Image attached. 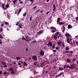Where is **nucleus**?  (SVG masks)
<instances>
[{
  "label": "nucleus",
  "mask_w": 78,
  "mask_h": 78,
  "mask_svg": "<svg viewBox=\"0 0 78 78\" xmlns=\"http://www.w3.org/2000/svg\"><path fill=\"white\" fill-rule=\"evenodd\" d=\"M40 55L41 56H43L44 55V52L43 51H41L40 52Z\"/></svg>",
  "instance_id": "f257e3e1"
},
{
  "label": "nucleus",
  "mask_w": 78,
  "mask_h": 78,
  "mask_svg": "<svg viewBox=\"0 0 78 78\" xmlns=\"http://www.w3.org/2000/svg\"><path fill=\"white\" fill-rule=\"evenodd\" d=\"M32 59H34V60H37V57L35 55H34L32 57Z\"/></svg>",
  "instance_id": "f03ea898"
},
{
  "label": "nucleus",
  "mask_w": 78,
  "mask_h": 78,
  "mask_svg": "<svg viewBox=\"0 0 78 78\" xmlns=\"http://www.w3.org/2000/svg\"><path fill=\"white\" fill-rule=\"evenodd\" d=\"M48 45L49 47V46H50V47H51L52 46V43L51 41H49L48 43V44H47Z\"/></svg>",
  "instance_id": "7ed1b4c3"
},
{
  "label": "nucleus",
  "mask_w": 78,
  "mask_h": 78,
  "mask_svg": "<svg viewBox=\"0 0 78 78\" xmlns=\"http://www.w3.org/2000/svg\"><path fill=\"white\" fill-rule=\"evenodd\" d=\"M53 11H55L56 10V5L55 4L53 5Z\"/></svg>",
  "instance_id": "20e7f679"
},
{
  "label": "nucleus",
  "mask_w": 78,
  "mask_h": 78,
  "mask_svg": "<svg viewBox=\"0 0 78 78\" xmlns=\"http://www.w3.org/2000/svg\"><path fill=\"white\" fill-rule=\"evenodd\" d=\"M65 36H66V37H70V35L68 33H67L66 34H65Z\"/></svg>",
  "instance_id": "39448f33"
},
{
  "label": "nucleus",
  "mask_w": 78,
  "mask_h": 78,
  "mask_svg": "<svg viewBox=\"0 0 78 78\" xmlns=\"http://www.w3.org/2000/svg\"><path fill=\"white\" fill-rule=\"evenodd\" d=\"M22 8H20L19 10L18 11V13H17V16H19V13H20V12H21V11H22Z\"/></svg>",
  "instance_id": "423d86ee"
},
{
  "label": "nucleus",
  "mask_w": 78,
  "mask_h": 78,
  "mask_svg": "<svg viewBox=\"0 0 78 78\" xmlns=\"http://www.w3.org/2000/svg\"><path fill=\"white\" fill-rule=\"evenodd\" d=\"M53 37L54 39H55V40H56L57 39V35H54Z\"/></svg>",
  "instance_id": "0eeeda50"
},
{
  "label": "nucleus",
  "mask_w": 78,
  "mask_h": 78,
  "mask_svg": "<svg viewBox=\"0 0 78 78\" xmlns=\"http://www.w3.org/2000/svg\"><path fill=\"white\" fill-rule=\"evenodd\" d=\"M23 64L24 66H28V64L25 62H24Z\"/></svg>",
  "instance_id": "6e6552de"
},
{
  "label": "nucleus",
  "mask_w": 78,
  "mask_h": 78,
  "mask_svg": "<svg viewBox=\"0 0 78 78\" xmlns=\"http://www.w3.org/2000/svg\"><path fill=\"white\" fill-rule=\"evenodd\" d=\"M67 42L69 44L70 43V41H69V38L68 37H67L66 39Z\"/></svg>",
  "instance_id": "1a4fd4ad"
},
{
  "label": "nucleus",
  "mask_w": 78,
  "mask_h": 78,
  "mask_svg": "<svg viewBox=\"0 0 78 78\" xmlns=\"http://www.w3.org/2000/svg\"><path fill=\"white\" fill-rule=\"evenodd\" d=\"M68 29H70V28H72V26L69 24L68 26Z\"/></svg>",
  "instance_id": "9d476101"
},
{
  "label": "nucleus",
  "mask_w": 78,
  "mask_h": 78,
  "mask_svg": "<svg viewBox=\"0 0 78 78\" xmlns=\"http://www.w3.org/2000/svg\"><path fill=\"white\" fill-rule=\"evenodd\" d=\"M12 70H13V68L12 67H11L9 69V72H10V71H12Z\"/></svg>",
  "instance_id": "9b49d317"
},
{
  "label": "nucleus",
  "mask_w": 78,
  "mask_h": 78,
  "mask_svg": "<svg viewBox=\"0 0 78 78\" xmlns=\"http://www.w3.org/2000/svg\"><path fill=\"white\" fill-rule=\"evenodd\" d=\"M43 32L42 31V30H40L39 32H38L37 33V34H41Z\"/></svg>",
  "instance_id": "f8f14e48"
},
{
  "label": "nucleus",
  "mask_w": 78,
  "mask_h": 78,
  "mask_svg": "<svg viewBox=\"0 0 78 78\" xmlns=\"http://www.w3.org/2000/svg\"><path fill=\"white\" fill-rule=\"evenodd\" d=\"M17 1V0H14L13 1V5H16V2Z\"/></svg>",
  "instance_id": "ddd939ff"
},
{
  "label": "nucleus",
  "mask_w": 78,
  "mask_h": 78,
  "mask_svg": "<svg viewBox=\"0 0 78 78\" xmlns=\"http://www.w3.org/2000/svg\"><path fill=\"white\" fill-rule=\"evenodd\" d=\"M58 23L59 25H64V23L60 22V23Z\"/></svg>",
  "instance_id": "4468645a"
},
{
  "label": "nucleus",
  "mask_w": 78,
  "mask_h": 78,
  "mask_svg": "<svg viewBox=\"0 0 78 78\" xmlns=\"http://www.w3.org/2000/svg\"><path fill=\"white\" fill-rule=\"evenodd\" d=\"M57 19H58V20L57 21V23H58V22H60V18H58Z\"/></svg>",
  "instance_id": "2eb2a0df"
},
{
  "label": "nucleus",
  "mask_w": 78,
  "mask_h": 78,
  "mask_svg": "<svg viewBox=\"0 0 78 78\" xmlns=\"http://www.w3.org/2000/svg\"><path fill=\"white\" fill-rule=\"evenodd\" d=\"M62 43V42L61 41H60V42H57L58 44L59 45H61Z\"/></svg>",
  "instance_id": "dca6fc26"
},
{
  "label": "nucleus",
  "mask_w": 78,
  "mask_h": 78,
  "mask_svg": "<svg viewBox=\"0 0 78 78\" xmlns=\"http://www.w3.org/2000/svg\"><path fill=\"white\" fill-rule=\"evenodd\" d=\"M70 66H71V67H74V68H75V64H72L70 65Z\"/></svg>",
  "instance_id": "f3484780"
},
{
  "label": "nucleus",
  "mask_w": 78,
  "mask_h": 78,
  "mask_svg": "<svg viewBox=\"0 0 78 78\" xmlns=\"http://www.w3.org/2000/svg\"><path fill=\"white\" fill-rule=\"evenodd\" d=\"M69 47L68 46L66 47L65 50H69Z\"/></svg>",
  "instance_id": "a211bd4d"
},
{
  "label": "nucleus",
  "mask_w": 78,
  "mask_h": 78,
  "mask_svg": "<svg viewBox=\"0 0 78 78\" xmlns=\"http://www.w3.org/2000/svg\"><path fill=\"white\" fill-rule=\"evenodd\" d=\"M51 30H52V29H54V30H56V28L54 27H51Z\"/></svg>",
  "instance_id": "6ab92c4d"
},
{
  "label": "nucleus",
  "mask_w": 78,
  "mask_h": 78,
  "mask_svg": "<svg viewBox=\"0 0 78 78\" xmlns=\"http://www.w3.org/2000/svg\"><path fill=\"white\" fill-rule=\"evenodd\" d=\"M16 59L17 60H19V59H20V57H17L16 58Z\"/></svg>",
  "instance_id": "aec40b11"
},
{
  "label": "nucleus",
  "mask_w": 78,
  "mask_h": 78,
  "mask_svg": "<svg viewBox=\"0 0 78 78\" xmlns=\"http://www.w3.org/2000/svg\"><path fill=\"white\" fill-rule=\"evenodd\" d=\"M2 8L4 9V8H5V7H4V6H5V4H2Z\"/></svg>",
  "instance_id": "412c9836"
},
{
  "label": "nucleus",
  "mask_w": 78,
  "mask_h": 78,
  "mask_svg": "<svg viewBox=\"0 0 78 78\" xmlns=\"http://www.w3.org/2000/svg\"><path fill=\"white\" fill-rule=\"evenodd\" d=\"M59 70H63V69L62 68H59Z\"/></svg>",
  "instance_id": "4be33fe9"
},
{
  "label": "nucleus",
  "mask_w": 78,
  "mask_h": 78,
  "mask_svg": "<svg viewBox=\"0 0 78 78\" xmlns=\"http://www.w3.org/2000/svg\"><path fill=\"white\" fill-rule=\"evenodd\" d=\"M26 15H27V12H26L24 14H23V16H26Z\"/></svg>",
  "instance_id": "5701e85b"
},
{
  "label": "nucleus",
  "mask_w": 78,
  "mask_h": 78,
  "mask_svg": "<svg viewBox=\"0 0 78 78\" xmlns=\"http://www.w3.org/2000/svg\"><path fill=\"white\" fill-rule=\"evenodd\" d=\"M63 30L62 32L63 33H64V31H65V27H63Z\"/></svg>",
  "instance_id": "b1692460"
},
{
  "label": "nucleus",
  "mask_w": 78,
  "mask_h": 78,
  "mask_svg": "<svg viewBox=\"0 0 78 78\" xmlns=\"http://www.w3.org/2000/svg\"><path fill=\"white\" fill-rule=\"evenodd\" d=\"M55 34L56 35H59V32H57Z\"/></svg>",
  "instance_id": "393cba45"
},
{
  "label": "nucleus",
  "mask_w": 78,
  "mask_h": 78,
  "mask_svg": "<svg viewBox=\"0 0 78 78\" xmlns=\"http://www.w3.org/2000/svg\"><path fill=\"white\" fill-rule=\"evenodd\" d=\"M62 46H63V47H65V45H64V43H62Z\"/></svg>",
  "instance_id": "a878e982"
},
{
  "label": "nucleus",
  "mask_w": 78,
  "mask_h": 78,
  "mask_svg": "<svg viewBox=\"0 0 78 78\" xmlns=\"http://www.w3.org/2000/svg\"><path fill=\"white\" fill-rule=\"evenodd\" d=\"M69 68H70V69H74V68H73V67H72V66H69Z\"/></svg>",
  "instance_id": "bb28decb"
},
{
  "label": "nucleus",
  "mask_w": 78,
  "mask_h": 78,
  "mask_svg": "<svg viewBox=\"0 0 78 78\" xmlns=\"http://www.w3.org/2000/svg\"><path fill=\"white\" fill-rule=\"evenodd\" d=\"M67 62H70V60L69 59H67Z\"/></svg>",
  "instance_id": "cd10ccee"
},
{
  "label": "nucleus",
  "mask_w": 78,
  "mask_h": 78,
  "mask_svg": "<svg viewBox=\"0 0 78 78\" xmlns=\"http://www.w3.org/2000/svg\"><path fill=\"white\" fill-rule=\"evenodd\" d=\"M51 33H55V30H53L52 31H51Z\"/></svg>",
  "instance_id": "c85d7f7f"
},
{
  "label": "nucleus",
  "mask_w": 78,
  "mask_h": 78,
  "mask_svg": "<svg viewBox=\"0 0 78 78\" xmlns=\"http://www.w3.org/2000/svg\"><path fill=\"white\" fill-rule=\"evenodd\" d=\"M30 21H31L32 20V16H30Z\"/></svg>",
  "instance_id": "c756f323"
},
{
  "label": "nucleus",
  "mask_w": 78,
  "mask_h": 78,
  "mask_svg": "<svg viewBox=\"0 0 78 78\" xmlns=\"http://www.w3.org/2000/svg\"><path fill=\"white\" fill-rule=\"evenodd\" d=\"M9 5L8 4H7L6 5V8H9Z\"/></svg>",
  "instance_id": "7c9ffc66"
},
{
  "label": "nucleus",
  "mask_w": 78,
  "mask_h": 78,
  "mask_svg": "<svg viewBox=\"0 0 78 78\" xmlns=\"http://www.w3.org/2000/svg\"><path fill=\"white\" fill-rule=\"evenodd\" d=\"M61 76L60 74H59L58 75L56 76L55 77V78H58V76Z\"/></svg>",
  "instance_id": "2f4dec72"
},
{
  "label": "nucleus",
  "mask_w": 78,
  "mask_h": 78,
  "mask_svg": "<svg viewBox=\"0 0 78 78\" xmlns=\"http://www.w3.org/2000/svg\"><path fill=\"white\" fill-rule=\"evenodd\" d=\"M33 43H35V42H36V40H34L32 41Z\"/></svg>",
  "instance_id": "473e14b6"
},
{
  "label": "nucleus",
  "mask_w": 78,
  "mask_h": 78,
  "mask_svg": "<svg viewBox=\"0 0 78 78\" xmlns=\"http://www.w3.org/2000/svg\"><path fill=\"white\" fill-rule=\"evenodd\" d=\"M31 59V58H29V62H31L30 60Z\"/></svg>",
  "instance_id": "72a5a7b5"
},
{
  "label": "nucleus",
  "mask_w": 78,
  "mask_h": 78,
  "mask_svg": "<svg viewBox=\"0 0 78 78\" xmlns=\"http://www.w3.org/2000/svg\"><path fill=\"white\" fill-rule=\"evenodd\" d=\"M52 48L53 49L55 48V45H54L52 46Z\"/></svg>",
  "instance_id": "f704fd0d"
},
{
  "label": "nucleus",
  "mask_w": 78,
  "mask_h": 78,
  "mask_svg": "<svg viewBox=\"0 0 78 78\" xmlns=\"http://www.w3.org/2000/svg\"><path fill=\"white\" fill-rule=\"evenodd\" d=\"M69 52H70V51H67L65 52H64V53H69Z\"/></svg>",
  "instance_id": "c9c22d12"
},
{
  "label": "nucleus",
  "mask_w": 78,
  "mask_h": 78,
  "mask_svg": "<svg viewBox=\"0 0 78 78\" xmlns=\"http://www.w3.org/2000/svg\"><path fill=\"white\" fill-rule=\"evenodd\" d=\"M15 72H14V71H12L11 72V73L12 74H14V73Z\"/></svg>",
  "instance_id": "e433bc0d"
},
{
  "label": "nucleus",
  "mask_w": 78,
  "mask_h": 78,
  "mask_svg": "<svg viewBox=\"0 0 78 78\" xmlns=\"http://www.w3.org/2000/svg\"><path fill=\"white\" fill-rule=\"evenodd\" d=\"M22 39L23 40H25H25H26V39H25V37H23L22 38Z\"/></svg>",
  "instance_id": "4c0bfd02"
},
{
  "label": "nucleus",
  "mask_w": 78,
  "mask_h": 78,
  "mask_svg": "<svg viewBox=\"0 0 78 78\" xmlns=\"http://www.w3.org/2000/svg\"><path fill=\"white\" fill-rule=\"evenodd\" d=\"M47 73H48V71H46L45 72V75H46V74H47Z\"/></svg>",
  "instance_id": "58836bf2"
},
{
  "label": "nucleus",
  "mask_w": 78,
  "mask_h": 78,
  "mask_svg": "<svg viewBox=\"0 0 78 78\" xmlns=\"http://www.w3.org/2000/svg\"><path fill=\"white\" fill-rule=\"evenodd\" d=\"M21 26H22V24H21V25L19 26V27H20V28H22Z\"/></svg>",
  "instance_id": "ea45409f"
},
{
  "label": "nucleus",
  "mask_w": 78,
  "mask_h": 78,
  "mask_svg": "<svg viewBox=\"0 0 78 78\" xmlns=\"http://www.w3.org/2000/svg\"><path fill=\"white\" fill-rule=\"evenodd\" d=\"M29 38H27V39H26L25 41H27V42H28V41H29Z\"/></svg>",
  "instance_id": "a19ab883"
},
{
  "label": "nucleus",
  "mask_w": 78,
  "mask_h": 78,
  "mask_svg": "<svg viewBox=\"0 0 78 78\" xmlns=\"http://www.w3.org/2000/svg\"><path fill=\"white\" fill-rule=\"evenodd\" d=\"M62 74H64V73L63 72H62L61 73H60L59 74H60V75H61Z\"/></svg>",
  "instance_id": "79ce46f5"
},
{
  "label": "nucleus",
  "mask_w": 78,
  "mask_h": 78,
  "mask_svg": "<svg viewBox=\"0 0 78 78\" xmlns=\"http://www.w3.org/2000/svg\"><path fill=\"white\" fill-rule=\"evenodd\" d=\"M19 23V22H18L16 24V25L18 26V24Z\"/></svg>",
  "instance_id": "37998d69"
},
{
  "label": "nucleus",
  "mask_w": 78,
  "mask_h": 78,
  "mask_svg": "<svg viewBox=\"0 0 78 78\" xmlns=\"http://www.w3.org/2000/svg\"><path fill=\"white\" fill-rule=\"evenodd\" d=\"M5 25H8V23L7 22H5Z\"/></svg>",
  "instance_id": "c03bdc74"
},
{
  "label": "nucleus",
  "mask_w": 78,
  "mask_h": 78,
  "mask_svg": "<svg viewBox=\"0 0 78 78\" xmlns=\"http://www.w3.org/2000/svg\"><path fill=\"white\" fill-rule=\"evenodd\" d=\"M9 15H8L7 16V18L8 19H9Z\"/></svg>",
  "instance_id": "a18cd8bd"
},
{
  "label": "nucleus",
  "mask_w": 78,
  "mask_h": 78,
  "mask_svg": "<svg viewBox=\"0 0 78 78\" xmlns=\"http://www.w3.org/2000/svg\"><path fill=\"white\" fill-rule=\"evenodd\" d=\"M0 38L1 39H2L3 38V37H2V35H0Z\"/></svg>",
  "instance_id": "49530a36"
},
{
  "label": "nucleus",
  "mask_w": 78,
  "mask_h": 78,
  "mask_svg": "<svg viewBox=\"0 0 78 78\" xmlns=\"http://www.w3.org/2000/svg\"><path fill=\"white\" fill-rule=\"evenodd\" d=\"M70 66H69V65H68L67 66H66V67H67V68H69V67Z\"/></svg>",
  "instance_id": "de8ad7c7"
},
{
  "label": "nucleus",
  "mask_w": 78,
  "mask_h": 78,
  "mask_svg": "<svg viewBox=\"0 0 78 78\" xmlns=\"http://www.w3.org/2000/svg\"><path fill=\"white\" fill-rule=\"evenodd\" d=\"M53 51L54 52H56V50H53Z\"/></svg>",
  "instance_id": "09e8293b"
},
{
  "label": "nucleus",
  "mask_w": 78,
  "mask_h": 78,
  "mask_svg": "<svg viewBox=\"0 0 78 78\" xmlns=\"http://www.w3.org/2000/svg\"><path fill=\"white\" fill-rule=\"evenodd\" d=\"M0 44H2V41L0 39Z\"/></svg>",
  "instance_id": "8fccbe9b"
},
{
  "label": "nucleus",
  "mask_w": 78,
  "mask_h": 78,
  "mask_svg": "<svg viewBox=\"0 0 78 78\" xmlns=\"http://www.w3.org/2000/svg\"><path fill=\"white\" fill-rule=\"evenodd\" d=\"M32 2V3H33V2H34V1H33V0H30V2Z\"/></svg>",
  "instance_id": "3c124183"
},
{
  "label": "nucleus",
  "mask_w": 78,
  "mask_h": 78,
  "mask_svg": "<svg viewBox=\"0 0 78 78\" xmlns=\"http://www.w3.org/2000/svg\"><path fill=\"white\" fill-rule=\"evenodd\" d=\"M2 71H0V75H2Z\"/></svg>",
  "instance_id": "603ef678"
},
{
  "label": "nucleus",
  "mask_w": 78,
  "mask_h": 78,
  "mask_svg": "<svg viewBox=\"0 0 78 78\" xmlns=\"http://www.w3.org/2000/svg\"><path fill=\"white\" fill-rule=\"evenodd\" d=\"M2 64H3V65H4V64H5V63L3 62H2Z\"/></svg>",
  "instance_id": "864d4df0"
},
{
  "label": "nucleus",
  "mask_w": 78,
  "mask_h": 78,
  "mask_svg": "<svg viewBox=\"0 0 78 78\" xmlns=\"http://www.w3.org/2000/svg\"><path fill=\"white\" fill-rule=\"evenodd\" d=\"M70 53H73V51H71L70 52Z\"/></svg>",
  "instance_id": "5fc2aeb1"
},
{
  "label": "nucleus",
  "mask_w": 78,
  "mask_h": 78,
  "mask_svg": "<svg viewBox=\"0 0 78 78\" xmlns=\"http://www.w3.org/2000/svg\"><path fill=\"white\" fill-rule=\"evenodd\" d=\"M6 72H5L4 73H3V75H6Z\"/></svg>",
  "instance_id": "6e6d98bb"
},
{
  "label": "nucleus",
  "mask_w": 78,
  "mask_h": 78,
  "mask_svg": "<svg viewBox=\"0 0 78 78\" xmlns=\"http://www.w3.org/2000/svg\"><path fill=\"white\" fill-rule=\"evenodd\" d=\"M37 7V6H34V7L33 8V9H36V8Z\"/></svg>",
  "instance_id": "4d7b16f0"
},
{
  "label": "nucleus",
  "mask_w": 78,
  "mask_h": 78,
  "mask_svg": "<svg viewBox=\"0 0 78 78\" xmlns=\"http://www.w3.org/2000/svg\"><path fill=\"white\" fill-rule=\"evenodd\" d=\"M76 20H78V17H76Z\"/></svg>",
  "instance_id": "13d9d810"
},
{
  "label": "nucleus",
  "mask_w": 78,
  "mask_h": 78,
  "mask_svg": "<svg viewBox=\"0 0 78 78\" xmlns=\"http://www.w3.org/2000/svg\"><path fill=\"white\" fill-rule=\"evenodd\" d=\"M39 10H40V9H38V10H37L36 12H39Z\"/></svg>",
  "instance_id": "bf43d9fd"
},
{
  "label": "nucleus",
  "mask_w": 78,
  "mask_h": 78,
  "mask_svg": "<svg viewBox=\"0 0 78 78\" xmlns=\"http://www.w3.org/2000/svg\"><path fill=\"white\" fill-rule=\"evenodd\" d=\"M59 48V47H56V50H58V49Z\"/></svg>",
  "instance_id": "052dcab7"
},
{
  "label": "nucleus",
  "mask_w": 78,
  "mask_h": 78,
  "mask_svg": "<svg viewBox=\"0 0 78 78\" xmlns=\"http://www.w3.org/2000/svg\"><path fill=\"white\" fill-rule=\"evenodd\" d=\"M26 51H28V48H26Z\"/></svg>",
  "instance_id": "680f3d73"
},
{
  "label": "nucleus",
  "mask_w": 78,
  "mask_h": 78,
  "mask_svg": "<svg viewBox=\"0 0 78 78\" xmlns=\"http://www.w3.org/2000/svg\"><path fill=\"white\" fill-rule=\"evenodd\" d=\"M66 65H65L64 66V69H65V68H66Z\"/></svg>",
  "instance_id": "e2e57ef3"
},
{
  "label": "nucleus",
  "mask_w": 78,
  "mask_h": 78,
  "mask_svg": "<svg viewBox=\"0 0 78 78\" xmlns=\"http://www.w3.org/2000/svg\"><path fill=\"white\" fill-rule=\"evenodd\" d=\"M76 58H74V59H73V61H76Z\"/></svg>",
  "instance_id": "0e129e2a"
},
{
  "label": "nucleus",
  "mask_w": 78,
  "mask_h": 78,
  "mask_svg": "<svg viewBox=\"0 0 78 78\" xmlns=\"http://www.w3.org/2000/svg\"><path fill=\"white\" fill-rule=\"evenodd\" d=\"M48 13H50V12H46V14H48Z\"/></svg>",
  "instance_id": "69168bd1"
},
{
  "label": "nucleus",
  "mask_w": 78,
  "mask_h": 78,
  "mask_svg": "<svg viewBox=\"0 0 78 78\" xmlns=\"http://www.w3.org/2000/svg\"><path fill=\"white\" fill-rule=\"evenodd\" d=\"M42 12H43V10H41L40 11V13H42Z\"/></svg>",
  "instance_id": "338daca9"
},
{
  "label": "nucleus",
  "mask_w": 78,
  "mask_h": 78,
  "mask_svg": "<svg viewBox=\"0 0 78 78\" xmlns=\"http://www.w3.org/2000/svg\"><path fill=\"white\" fill-rule=\"evenodd\" d=\"M45 70L43 71V73H45Z\"/></svg>",
  "instance_id": "774afa93"
}]
</instances>
